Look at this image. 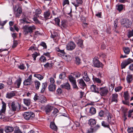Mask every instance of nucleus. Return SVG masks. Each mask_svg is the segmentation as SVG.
Segmentation results:
<instances>
[{
  "instance_id": "nucleus-59",
  "label": "nucleus",
  "mask_w": 133,
  "mask_h": 133,
  "mask_svg": "<svg viewBox=\"0 0 133 133\" xmlns=\"http://www.w3.org/2000/svg\"><path fill=\"white\" fill-rule=\"evenodd\" d=\"M133 112V109L130 110L128 111V116L129 117H132V113Z\"/></svg>"
},
{
  "instance_id": "nucleus-10",
  "label": "nucleus",
  "mask_w": 133,
  "mask_h": 133,
  "mask_svg": "<svg viewBox=\"0 0 133 133\" xmlns=\"http://www.w3.org/2000/svg\"><path fill=\"white\" fill-rule=\"evenodd\" d=\"M118 95L116 93L112 94L111 96V101L110 103H111L112 102L117 103L118 102Z\"/></svg>"
},
{
  "instance_id": "nucleus-47",
  "label": "nucleus",
  "mask_w": 133,
  "mask_h": 133,
  "mask_svg": "<svg viewBox=\"0 0 133 133\" xmlns=\"http://www.w3.org/2000/svg\"><path fill=\"white\" fill-rule=\"evenodd\" d=\"M75 63L76 64L79 65L80 63L81 59L79 58L78 57H75Z\"/></svg>"
},
{
  "instance_id": "nucleus-43",
  "label": "nucleus",
  "mask_w": 133,
  "mask_h": 133,
  "mask_svg": "<svg viewBox=\"0 0 133 133\" xmlns=\"http://www.w3.org/2000/svg\"><path fill=\"white\" fill-rule=\"evenodd\" d=\"M106 115L107 117V120L108 122L109 123V121L110 120L111 118V115L110 113L108 111L106 112L105 115Z\"/></svg>"
},
{
  "instance_id": "nucleus-2",
  "label": "nucleus",
  "mask_w": 133,
  "mask_h": 133,
  "mask_svg": "<svg viewBox=\"0 0 133 133\" xmlns=\"http://www.w3.org/2000/svg\"><path fill=\"white\" fill-rule=\"evenodd\" d=\"M68 78L73 88L76 90H78L79 88L77 85L75 78L74 77L71 75L68 76Z\"/></svg>"
},
{
  "instance_id": "nucleus-42",
  "label": "nucleus",
  "mask_w": 133,
  "mask_h": 133,
  "mask_svg": "<svg viewBox=\"0 0 133 133\" xmlns=\"http://www.w3.org/2000/svg\"><path fill=\"white\" fill-rule=\"evenodd\" d=\"M124 6V5L122 4H120L117 5V10H118L119 12H121L123 10Z\"/></svg>"
},
{
  "instance_id": "nucleus-52",
  "label": "nucleus",
  "mask_w": 133,
  "mask_h": 133,
  "mask_svg": "<svg viewBox=\"0 0 133 133\" xmlns=\"http://www.w3.org/2000/svg\"><path fill=\"white\" fill-rule=\"evenodd\" d=\"M122 87L121 86H119L115 89V90L116 92H119L122 89Z\"/></svg>"
},
{
  "instance_id": "nucleus-60",
  "label": "nucleus",
  "mask_w": 133,
  "mask_h": 133,
  "mask_svg": "<svg viewBox=\"0 0 133 133\" xmlns=\"http://www.w3.org/2000/svg\"><path fill=\"white\" fill-rule=\"evenodd\" d=\"M12 79L11 78H9L7 81V83L9 85H11L12 84Z\"/></svg>"
},
{
  "instance_id": "nucleus-48",
  "label": "nucleus",
  "mask_w": 133,
  "mask_h": 133,
  "mask_svg": "<svg viewBox=\"0 0 133 133\" xmlns=\"http://www.w3.org/2000/svg\"><path fill=\"white\" fill-rule=\"evenodd\" d=\"M93 79L94 81L95 82L100 83L101 82V80L98 78L96 77L94 78H93Z\"/></svg>"
},
{
  "instance_id": "nucleus-46",
  "label": "nucleus",
  "mask_w": 133,
  "mask_h": 133,
  "mask_svg": "<svg viewBox=\"0 0 133 133\" xmlns=\"http://www.w3.org/2000/svg\"><path fill=\"white\" fill-rule=\"evenodd\" d=\"M40 45L43 47V49H46L47 48V46L46 43L43 42H42L40 44Z\"/></svg>"
},
{
  "instance_id": "nucleus-8",
  "label": "nucleus",
  "mask_w": 133,
  "mask_h": 133,
  "mask_svg": "<svg viewBox=\"0 0 133 133\" xmlns=\"http://www.w3.org/2000/svg\"><path fill=\"white\" fill-rule=\"evenodd\" d=\"M133 62V60L130 58L124 61L121 64L122 69L125 68L126 66Z\"/></svg>"
},
{
  "instance_id": "nucleus-54",
  "label": "nucleus",
  "mask_w": 133,
  "mask_h": 133,
  "mask_svg": "<svg viewBox=\"0 0 133 133\" xmlns=\"http://www.w3.org/2000/svg\"><path fill=\"white\" fill-rule=\"evenodd\" d=\"M127 131L129 133L133 132V127H128L127 130Z\"/></svg>"
},
{
  "instance_id": "nucleus-7",
  "label": "nucleus",
  "mask_w": 133,
  "mask_h": 133,
  "mask_svg": "<svg viewBox=\"0 0 133 133\" xmlns=\"http://www.w3.org/2000/svg\"><path fill=\"white\" fill-rule=\"evenodd\" d=\"M99 90V93L102 96H106L109 92L108 89L105 87L100 88Z\"/></svg>"
},
{
  "instance_id": "nucleus-63",
  "label": "nucleus",
  "mask_w": 133,
  "mask_h": 133,
  "mask_svg": "<svg viewBox=\"0 0 133 133\" xmlns=\"http://www.w3.org/2000/svg\"><path fill=\"white\" fill-rule=\"evenodd\" d=\"M67 90L69 91H71L72 89L71 87V86L67 82Z\"/></svg>"
},
{
  "instance_id": "nucleus-3",
  "label": "nucleus",
  "mask_w": 133,
  "mask_h": 133,
  "mask_svg": "<svg viewBox=\"0 0 133 133\" xmlns=\"http://www.w3.org/2000/svg\"><path fill=\"white\" fill-rule=\"evenodd\" d=\"M11 109L12 111H15L19 110L21 109L20 105L18 103L13 101L10 103Z\"/></svg>"
},
{
  "instance_id": "nucleus-15",
  "label": "nucleus",
  "mask_w": 133,
  "mask_h": 133,
  "mask_svg": "<svg viewBox=\"0 0 133 133\" xmlns=\"http://www.w3.org/2000/svg\"><path fill=\"white\" fill-rule=\"evenodd\" d=\"M75 44L74 42H70L67 45V50H72L75 48Z\"/></svg>"
},
{
  "instance_id": "nucleus-14",
  "label": "nucleus",
  "mask_w": 133,
  "mask_h": 133,
  "mask_svg": "<svg viewBox=\"0 0 133 133\" xmlns=\"http://www.w3.org/2000/svg\"><path fill=\"white\" fill-rule=\"evenodd\" d=\"M90 89L92 92L97 94L99 93V89L96 85L94 84L91 85Z\"/></svg>"
},
{
  "instance_id": "nucleus-4",
  "label": "nucleus",
  "mask_w": 133,
  "mask_h": 133,
  "mask_svg": "<svg viewBox=\"0 0 133 133\" xmlns=\"http://www.w3.org/2000/svg\"><path fill=\"white\" fill-rule=\"evenodd\" d=\"M35 116V114L31 111L24 112L23 114L24 118L26 120L32 119Z\"/></svg>"
},
{
  "instance_id": "nucleus-40",
  "label": "nucleus",
  "mask_w": 133,
  "mask_h": 133,
  "mask_svg": "<svg viewBox=\"0 0 133 133\" xmlns=\"http://www.w3.org/2000/svg\"><path fill=\"white\" fill-rule=\"evenodd\" d=\"M96 112L95 109L93 107H91L90 109L89 112L91 115H94L95 114Z\"/></svg>"
},
{
  "instance_id": "nucleus-50",
  "label": "nucleus",
  "mask_w": 133,
  "mask_h": 133,
  "mask_svg": "<svg viewBox=\"0 0 133 133\" xmlns=\"http://www.w3.org/2000/svg\"><path fill=\"white\" fill-rule=\"evenodd\" d=\"M77 44L80 47H82L83 44V40L79 39L78 40V42L77 43Z\"/></svg>"
},
{
  "instance_id": "nucleus-25",
  "label": "nucleus",
  "mask_w": 133,
  "mask_h": 133,
  "mask_svg": "<svg viewBox=\"0 0 133 133\" xmlns=\"http://www.w3.org/2000/svg\"><path fill=\"white\" fill-rule=\"evenodd\" d=\"M96 123V121L95 119H90L88 121L89 125L91 127H93L95 125Z\"/></svg>"
},
{
  "instance_id": "nucleus-11",
  "label": "nucleus",
  "mask_w": 133,
  "mask_h": 133,
  "mask_svg": "<svg viewBox=\"0 0 133 133\" xmlns=\"http://www.w3.org/2000/svg\"><path fill=\"white\" fill-rule=\"evenodd\" d=\"M93 64L94 66L97 68L102 67L103 65L98 60L95 59L93 62Z\"/></svg>"
},
{
  "instance_id": "nucleus-35",
  "label": "nucleus",
  "mask_w": 133,
  "mask_h": 133,
  "mask_svg": "<svg viewBox=\"0 0 133 133\" xmlns=\"http://www.w3.org/2000/svg\"><path fill=\"white\" fill-rule=\"evenodd\" d=\"M123 97L125 100H128L129 99L130 96L128 91H127L124 92Z\"/></svg>"
},
{
  "instance_id": "nucleus-44",
  "label": "nucleus",
  "mask_w": 133,
  "mask_h": 133,
  "mask_svg": "<svg viewBox=\"0 0 133 133\" xmlns=\"http://www.w3.org/2000/svg\"><path fill=\"white\" fill-rule=\"evenodd\" d=\"M62 26L63 28H66V21L65 20H63L61 22Z\"/></svg>"
},
{
  "instance_id": "nucleus-1",
  "label": "nucleus",
  "mask_w": 133,
  "mask_h": 133,
  "mask_svg": "<svg viewBox=\"0 0 133 133\" xmlns=\"http://www.w3.org/2000/svg\"><path fill=\"white\" fill-rule=\"evenodd\" d=\"M35 25H32L29 26L28 25H25L23 27V33L25 35L31 34L36 29Z\"/></svg>"
},
{
  "instance_id": "nucleus-26",
  "label": "nucleus",
  "mask_w": 133,
  "mask_h": 133,
  "mask_svg": "<svg viewBox=\"0 0 133 133\" xmlns=\"http://www.w3.org/2000/svg\"><path fill=\"white\" fill-rule=\"evenodd\" d=\"M58 55L60 57H61L63 59H65L66 57V53L64 52V51L60 52L58 54Z\"/></svg>"
},
{
  "instance_id": "nucleus-32",
  "label": "nucleus",
  "mask_w": 133,
  "mask_h": 133,
  "mask_svg": "<svg viewBox=\"0 0 133 133\" xmlns=\"http://www.w3.org/2000/svg\"><path fill=\"white\" fill-rule=\"evenodd\" d=\"M67 121H68V124H69L68 125V127H69V126H70V128L72 129V121L71 120L70 117H69L67 116Z\"/></svg>"
},
{
  "instance_id": "nucleus-41",
  "label": "nucleus",
  "mask_w": 133,
  "mask_h": 133,
  "mask_svg": "<svg viewBox=\"0 0 133 133\" xmlns=\"http://www.w3.org/2000/svg\"><path fill=\"white\" fill-rule=\"evenodd\" d=\"M66 73L64 72H62L60 74L59 76V78L62 79H64L66 77Z\"/></svg>"
},
{
  "instance_id": "nucleus-39",
  "label": "nucleus",
  "mask_w": 133,
  "mask_h": 133,
  "mask_svg": "<svg viewBox=\"0 0 133 133\" xmlns=\"http://www.w3.org/2000/svg\"><path fill=\"white\" fill-rule=\"evenodd\" d=\"M34 76L37 78L39 80H41L43 79L44 77L42 75L38 74H35L34 75Z\"/></svg>"
},
{
  "instance_id": "nucleus-53",
  "label": "nucleus",
  "mask_w": 133,
  "mask_h": 133,
  "mask_svg": "<svg viewBox=\"0 0 133 133\" xmlns=\"http://www.w3.org/2000/svg\"><path fill=\"white\" fill-rule=\"evenodd\" d=\"M59 112L58 110L56 108H55L53 110V111L52 113V115H54Z\"/></svg>"
},
{
  "instance_id": "nucleus-19",
  "label": "nucleus",
  "mask_w": 133,
  "mask_h": 133,
  "mask_svg": "<svg viewBox=\"0 0 133 133\" xmlns=\"http://www.w3.org/2000/svg\"><path fill=\"white\" fill-rule=\"evenodd\" d=\"M53 64L52 63V61L50 60V61L47 63L44 66L45 68L48 69H51L53 66Z\"/></svg>"
},
{
  "instance_id": "nucleus-38",
  "label": "nucleus",
  "mask_w": 133,
  "mask_h": 133,
  "mask_svg": "<svg viewBox=\"0 0 133 133\" xmlns=\"http://www.w3.org/2000/svg\"><path fill=\"white\" fill-rule=\"evenodd\" d=\"M71 74L75 75V78H76L79 77L81 75V73L78 71L74 72L73 73H71Z\"/></svg>"
},
{
  "instance_id": "nucleus-21",
  "label": "nucleus",
  "mask_w": 133,
  "mask_h": 133,
  "mask_svg": "<svg viewBox=\"0 0 133 133\" xmlns=\"http://www.w3.org/2000/svg\"><path fill=\"white\" fill-rule=\"evenodd\" d=\"M82 2V0H76L75 2H72V4L76 7H77L81 5Z\"/></svg>"
},
{
  "instance_id": "nucleus-17",
  "label": "nucleus",
  "mask_w": 133,
  "mask_h": 133,
  "mask_svg": "<svg viewBox=\"0 0 133 133\" xmlns=\"http://www.w3.org/2000/svg\"><path fill=\"white\" fill-rule=\"evenodd\" d=\"M39 101L42 103H45L47 99L46 97L43 95H39Z\"/></svg>"
},
{
  "instance_id": "nucleus-5",
  "label": "nucleus",
  "mask_w": 133,
  "mask_h": 133,
  "mask_svg": "<svg viewBox=\"0 0 133 133\" xmlns=\"http://www.w3.org/2000/svg\"><path fill=\"white\" fill-rule=\"evenodd\" d=\"M2 109L0 110V119H3L5 117V116L4 115L5 113L6 110V104L3 101L2 102Z\"/></svg>"
},
{
  "instance_id": "nucleus-20",
  "label": "nucleus",
  "mask_w": 133,
  "mask_h": 133,
  "mask_svg": "<svg viewBox=\"0 0 133 133\" xmlns=\"http://www.w3.org/2000/svg\"><path fill=\"white\" fill-rule=\"evenodd\" d=\"M23 100L24 104L27 106H29L31 103V100L30 99H24Z\"/></svg>"
},
{
  "instance_id": "nucleus-36",
  "label": "nucleus",
  "mask_w": 133,
  "mask_h": 133,
  "mask_svg": "<svg viewBox=\"0 0 133 133\" xmlns=\"http://www.w3.org/2000/svg\"><path fill=\"white\" fill-rule=\"evenodd\" d=\"M47 87V83L46 82L43 83L42 85V89L41 92L43 93L45 91V90Z\"/></svg>"
},
{
  "instance_id": "nucleus-31",
  "label": "nucleus",
  "mask_w": 133,
  "mask_h": 133,
  "mask_svg": "<svg viewBox=\"0 0 133 133\" xmlns=\"http://www.w3.org/2000/svg\"><path fill=\"white\" fill-rule=\"evenodd\" d=\"M106 112L105 111L101 110L98 113V116L100 117H105Z\"/></svg>"
},
{
  "instance_id": "nucleus-34",
  "label": "nucleus",
  "mask_w": 133,
  "mask_h": 133,
  "mask_svg": "<svg viewBox=\"0 0 133 133\" xmlns=\"http://www.w3.org/2000/svg\"><path fill=\"white\" fill-rule=\"evenodd\" d=\"M14 128L12 127H5V131L6 132H12L14 130Z\"/></svg>"
},
{
  "instance_id": "nucleus-56",
  "label": "nucleus",
  "mask_w": 133,
  "mask_h": 133,
  "mask_svg": "<svg viewBox=\"0 0 133 133\" xmlns=\"http://www.w3.org/2000/svg\"><path fill=\"white\" fill-rule=\"evenodd\" d=\"M40 60L42 62H44L46 61V59L44 56H42L40 57Z\"/></svg>"
},
{
  "instance_id": "nucleus-27",
  "label": "nucleus",
  "mask_w": 133,
  "mask_h": 133,
  "mask_svg": "<svg viewBox=\"0 0 133 133\" xmlns=\"http://www.w3.org/2000/svg\"><path fill=\"white\" fill-rule=\"evenodd\" d=\"M49 91H54L56 89V85L54 84H51L49 86Z\"/></svg>"
},
{
  "instance_id": "nucleus-6",
  "label": "nucleus",
  "mask_w": 133,
  "mask_h": 133,
  "mask_svg": "<svg viewBox=\"0 0 133 133\" xmlns=\"http://www.w3.org/2000/svg\"><path fill=\"white\" fill-rule=\"evenodd\" d=\"M121 25L124 27L128 28L131 26V23L129 20L127 19H122L121 20Z\"/></svg>"
},
{
  "instance_id": "nucleus-16",
  "label": "nucleus",
  "mask_w": 133,
  "mask_h": 133,
  "mask_svg": "<svg viewBox=\"0 0 133 133\" xmlns=\"http://www.w3.org/2000/svg\"><path fill=\"white\" fill-rule=\"evenodd\" d=\"M99 125L98 124H97L96 126L93 128H90V129H88L87 130V131L89 133L95 132L99 128Z\"/></svg>"
},
{
  "instance_id": "nucleus-64",
  "label": "nucleus",
  "mask_w": 133,
  "mask_h": 133,
  "mask_svg": "<svg viewBox=\"0 0 133 133\" xmlns=\"http://www.w3.org/2000/svg\"><path fill=\"white\" fill-rule=\"evenodd\" d=\"M127 100L122 101V102L123 104H124L127 105L129 106V102L127 101Z\"/></svg>"
},
{
  "instance_id": "nucleus-23",
  "label": "nucleus",
  "mask_w": 133,
  "mask_h": 133,
  "mask_svg": "<svg viewBox=\"0 0 133 133\" xmlns=\"http://www.w3.org/2000/svg\"><path fill=\"white\" fill-rule=\"evenodd\" d=\"M50 128L55 131H57V127L55 125L54 122H51L50 123Z\"/></svg>"
},
{
  "instance_id": "nucleus-51",
  "label": "nucleus",
  "mask_w": 133,
  "mask_h": 133,
  "mask_svg": "<svg viewBox=\"0 0 133 133\" xmlns=\"http://www.w3.org/2000/svg\"><path fill=\"white\" fill-rule=\"evenodd\" d=\"M38 55V54L36 52H35L32 55V56L34 58V61L36 60V57Z\"/></svg>"
},
{
  "instance_id": "nucleus-18",
  "label": "nucleus",
  "mask_w": 133,
  "mask_h": 133,
  "mask_svg": "<svg viewBox=\"0 0 133 133\" xmlns=\"http://www.w3.org/2000/svg\"><path fill=\"white\" fill-rule=\"evenodd\" d=\"M22 13V9L20 8H18L16 11L15 12V14L16 17H19Z\"/></svg>"
},
{
  "instance_id": "nucleus-37",
  "label": "nucleus",
  "mask_w": 133,
  "mask_h": 133,
  "mask_svg": "<svg viewBox=\"0 0 133 133\" xmlns=\"http://www.w3.org/2000/svg\"><path fill=\"white\" fill-rule=\"evenodd\" d=\"M123 50L125 54L126 55L129 54L130 52V49L128 47H123Z\"/></svg>"
},
{
  "instance_id": "nucleus-24",
  "label": "nucleus",
  "mask_w": 133,
  "mask_h": 133,
  "mask_svg": "<svg viewBox=\"0 0 133 133\" xmlns=\"http://www.w3.org/2000/svg\"><path fill=\"white\" fill-rule=\"evenodd\" d=\"M126 79L128 83H131L133 79L132 75L130 74H128Z\"/></svg>"
},
{
  "instance_id": "nucleus-12",
  "label": "nucleus",
  "mask_w": 133,
  "mask_h": 133,
  "mask_svg": "<svg viewBox=\"0 0 133 133\" xmlns=\"http://www.w3.org/2000/svg\"><path fill=\"white\" fill-rule=\"evenodd\" d=\"M53 107L50 105H46L44 109V110L46 114H49V113L53 109Z\"/></svg>"
},
{
  "instance_id": "nucleus-62",
  "label": "nucleus",
  "mask_w": 133,
  "mask_h": 133,
  "mask_svg": "<svg viewBox=\"0 0 133 133\" xmlns=\"http://www.w3.org/2000/svg\"><path fill=\"white\" fill-rule=\"evenodd\" d=\"M27 19H21L20 20V22L22 23H26L28 24L29 23V22L26 21Z\"/></svg>"
},
{
  "instance_id": "nucleus-55",
  "label": "nucleus",
  "mask_w": 133,
  "mask_h": 133,
  "mask_svg": "<svg viewBox=\"0 0 133 133\" xmlns=\"http://www.w3.org/2000/svg\"><path fill=\"white\" fill-rule=\"evenodd\" d=\"M56 24L57 25L59 26V22H60V19L58 18H55V19Z\"/></svg>"
},
{
  "instance_id": "nucleus-33",
  "label": "nucleus",
  "mask_w": 133,
  "mask_h": 133,
  "mask_svg": "<svg viewBox=\"0 0 133 133\" xmlns=\"http://www.w3.org/2000/svg\"><path fill=\"white\" fill-rule=\"evenodd\" d=\"M34 83L36 89L38 90L41 85L40 82L39 81L35 80L34 81Z\"/></svg>"
},
{
  "instance_id": "nucleus-58",
  "label": "nucleus",
  "mask_w": 133,
  "mask_h": 133,
  "mask_svg": "<svg viewBox=\"0 0 133 133\" xmlns=\"http://www.w3.org/2000/svg\"><path fill=\"white\" fill-rule=\"evenodd\" d=\"M37 49V48L33 46H31L29 48V50H31L32 51H34L36 50Z\"/></svg>"
},
{
  "instance_id": "nucleus-49",
  "label": "nucleus",
  "mask_w": 133,
  "mask_h": 133,
  "mask_svg": "<svg viewBox=\"0 0 133 133\" xmlns=\"http://www.w3.org/2000/svg\"><path fill=\"white\" fill-rule=\"evenodd\" d=\"M133 36V30L132 31L129 30L128 32V38H130L132 36Z\"/></svg>"
},
{
  "instance_id": "nucleus-13",
  "label": "nucleus",
  "mask_w": 133,
  "mask_h": 133,
  "mask_svg": "<svg viewBox=\"0 0 133 133\" xmlns=\"http://www.w3.org/2000/svg\"><path fill=\"white\" fill-rule=\"evenodd\" d=\"M32 79V75H30L28 78L25 79L23 82V84L25 85H30L32 83L31 81Z\"/></svg>"
},
{
  "instance_id": "nucleus-9",
  "label": "nucleus",
  "mask_w": 133,
  "mask_h": 133,
  "mask_svg": "<svg viewBox=\"0 0 133 133\" xmlns=\"http://www.w3.org/2000/svg\"><path fill=\"white\" fill-rule=\"evenodd\" d=\"M44 17L45 20H46L50 19L52 17L51 15L50 10L48 9L45 11L43 13Z\"/></svg>"
},
{
  "instance_id": "nucleus-28",
  "label": "nucleus",
  "mask_w": 133,
  "mask_h": 133,
  "mask_svg": "<svg viewBox=\"0 0 133 133\" xmlns=\"http://www.w3.org/2000/svg\"><path fill=\"white\" fill-rule=\"evenodd\" d=\"M77 81L80 86L84 88L86 86V85L82 79H79Z\"/></svg>"
},
{
  "instance_id": "nucleus-45",
  "label": "nucleus",
  "mask_w": 133,
  "mask_h": 133,
  "mask_svg": "<svg viewBox=\"0 0 133 133\" xmlns=\"http://www.w3.org/2000/svg\"><path fill=\"white\" fill-rule=\"evenodd\" d=\"M102 125L104 127H107L108 128H110L109 124L104 121H103L102 122Z\"/></svg>"
},
{
  "instance_id": "nucleus-29",
  "label": "nucleus",
  "mask_w": 133,
  "mask_h": 133,
  "mask_svg": "<svg viewBox=\"0 0 133 133\" xmlns=\"http://www.w3.org/2000/svg\"><path fill=\"white\" fill-rule=\"evenodd\" d=\"M118 21L116 20L114 22V27L113 29L117 33H119V31L118 30Z\"/></svg>"
},
{
  "instance_id": "nucleus-57",
  "label": "nucleus",
  "mask_w": 133,
  "mask_h": 133,
  "mask_svg": "<svg viewBox=\"0 0 133 133\" xmlns=\"http://www.w3.org/2000/svg\"><path fill=\"white\" fill-rule=\"evenodd\" d=\"M56 94L58 95H60L61 94L62 92V89L60 88L57 89L56 91Z\"/></svg>"
},
{
  "instance_id": "nucleus-22",
  "label": "nucleus",
  "mask_w": 133,
  "mask_h": 133,
  "mask_svg": "<svg viewBox=\"0 0 133 133\" xmlns=\"http://www.w3.org/2000/svg\"><path fill=\"white\" fill-rule=\"evenodd\" d=\"M15 94L14 91L8 92L6 94V97L8 98H11L15 96Z\"/></svg>"
},
{
  "instance_id": "nucleus-30",
  "label": "nucleus",
  "mask_w": 133,
  "mask_h": 133,
  "mask_svg": "<svg viewBox=\"0 0 133 133\" xmlns=\"http://www.w3.org/2000/svg\"><path fill=\"white\" fill-rule=\"evenodd\" d=\"M22 81L21 78H19L18 79H17L15 83V84L16 86L18 88H19L20 85Z\"/></svg>"
},
{
  "instance_id": "nucleus-61",
  "label": "nucleus",
  "mask_w": 133,
  "mask_h": 133,
  "mask_svg": "<svg viewBox=\"0 0 133 133\" xmlns=\"http://www.w3.org/2000/svg\"><path fill=\"white\" fill-rule=\"evenodd\" d=\"M18 44L17 41L14 40V41L13 44L12 46V48H15Z\"/></svg>"
}]
</instances>
